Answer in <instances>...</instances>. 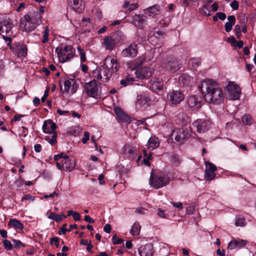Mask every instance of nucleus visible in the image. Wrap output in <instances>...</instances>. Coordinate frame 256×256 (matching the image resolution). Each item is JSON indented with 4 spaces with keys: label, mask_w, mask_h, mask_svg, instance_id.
<instances>
[{
    "label": "nucleus",
    "mask_w": 256,
    "mask_h": 256,
    "mask_svg": "<svg viewBox=\"0 0 256 256\" xmlns=\"http://www.w3.org/2000/svg\"><path fill=\"white\" fill-rule=\"evenodd\" d=\"M198 88L208 102L219 104L223 101L224 95L222 90L216 81L209 79L204 80L199 84Z\"/></svg>",
    "instance_id": "1"
},
{
    "label": "nucleus",
    "mask_w": 256,
    "mask_h": 256,
    "mask_svg": "<svg viewBox=\"0 0 256 256\" xmlns=\"http://www.w3.org/2000/svg\"><path fill=\"white\" fill-rule=\"evenodd\" d=\"M136 74V78H134L132 76L128 74L124 79L120 81V84L126 86L132 84L136 81V78L138 80H147L151 77L154 72V69L152 68L146 66H138L134 69Z\"/></svg>",
    "instance_id": "2"
},
{
    "label": "nucleus",
    "mask_w": 256,
    "mask_h": 256,
    "mask_svg": "<svg viewBox=\"0 0 256 256\" xmlns=\"http://www.w3.org/2000/svg\"><path fill=\"white\" fill-rule=\"evenodd\" d=\"M58 61L64 63L76 55V50L71 45L60 44L56 48Z\"/></svg>",
    "instance_id": "3"
},
{
    "label": "nucleus",
    "mask_w": 256,
    "mask_h": 256,
    "mask_svg": "<svg viewBox=\"0 0 256 256\" xmlns=\"http://www.w3.org/2000/svg\"><path fill=\"white\" fill-rule=\"evenodd\" d=\"M224 90L226 98L230 100H238L242 94L240 86L234 82H228Z\"/></svg>",
    "instance_id": "4"
},
{
    "label": "nucleus",
    "mask_w": 256,
    "mask_h": 256,
    "mask_svg": "<svg viewBox=\"0 0 256 256\" xmlns=\"http://www.w3.org/2000/svg\"><path fill=\"white\" fill-rule=\"evenodd\" d=\"M170 182L169 177L165 174H154L152 170L150 176V185L154 188L158 189L167 185Z\"/></svg>",
    "instance_id": "5"
},
{
    "label": "nucleus",
    "mask_w": 256,
    "mask_h": 256,
    "mask_svg": "<svg viewBox=\"0 0 256 256\" xmlns=\"http://www.w3.org/2000/svg\"><path fill=\"white\" fill-rule=\"evenodd\" d=\"M84 88L87 94L92 98L98 99L101 96L100 84L95 80L86 83Z\"/></svg>",
    "instance_id": "6"
},
{
    "label": "nucleus",
    "mask_w": 256,
    "mask_h": 256,
    "mask_svg": "<svg viewBox=\"0 0 256 256\" xmlns=\"http://www.w3.org/2000/svg\"><path fill=\"white\" fill-rule=\"evenodd\" d=\"M162 66H164L170 72L174 74L180 68L181 64L178 60L172 58H168L163 60Z\"/></svg>",
    "instance_id": "7"
},
{
    "label": "nucleus",
    "mask_w": 256,
    "mask_h": 256,
    "mask_svg": "<svg viewBox=\"0 0 256 256\" xmlns=\"http://www.w3.org/2000/svg\"><path fill=\"white\" fill-rule=\"evenodd\" d=\"M192 129L190 127L182 128L174 130L171 135L174 138V140L178 142H182L184 138L192 136Z\"/></svg>",
    "instance_id": "8"
},
{
    "label": "nucleus",
    "mask_w": 256,
    "mask_h": 256,
    "mask_svg": "<svg viewBox=\"0 0 256 256\" xmlns=\"http://www.w3.org/2000/svg\"><path fill=\"white\" fill-rule=\"evenodd\" d=\"M186 103L192 110H198L202 106L204 102L202 98L200 95L194 94L188 97Z\"/></svg>",
    "instance_id": "9"
},
{
    "label": "nucleus",
    "mask_w": 256,
    "mask_h": 256,
    "mask_svg": "<svg viewBox=\"0 0 256 256\" xmlns=\"http://www.w3.org/2000/svg\"><path fill=\"white\" fill-rule=\"evenodd\" d=\"M192 126L198 132H204L210 128L211 122L207 118H198L192 122Z\"/></svg>",
    "instance_id": "10"
},
{
    "label": "nucleus",
    "mask_w": 256,
    "mask_h": 256,
    "mask_svg": "<svg viewBox=\"0 0 256 256\" xmlns=\"http://www.w3.org/2000/svg\"><path fill=\"white\" fill-rule=\"evenodd\" d=\"M104 66H101L97 68L92 72V76L94 78H96L103 82H107L110 80L112 74L109 71H108Z\"/></svg>",
    "instance_id": "11"
},
{
    "label": "nucleus",
    "mask_w": 256,
    "mask_h": 256,
    "mask_svg": "<svg viewBox=\"0 0 256 256\" xmlns=\"http://www.w3.org/2000/svg\"><path fill=\"white\" fill-rule=\"evenodd\" d=\"M102 66L107 69L108 71H109L112 74L116 73L118 70L117 60L110 56L105 58Z\"/></svg>",
    "instance_id": "12"
},
{
    "label": "nucleus",
    "mask_w": 256,
    "mask_h": 256,
    "mask_svg": "<svg viewBox=\"0 0 256 256\" xmlns=\"http://www.w3.org/2000/svg\"><path fill=\"white\" fill-rule=\"evenodd\" d=\"M204 164L206 166L204 175L205 180L208 181L214 179L216 176V172L217 170V167L210 161H204Z\"/></svg>",
    "instance_id": "13"
},
{
    "label": "nucleus",
    "mask_w": 256,
    "mask_h": 256,
    "mask_svg": "<svg viewBox=\"0 0 256 256\" xmlns=\"http://www.w3.org/2000/svg\"><path fill=\"white\" fill-rule=\"evenodd\" d=\"M13 24L10 18H6L0 22V34L12 36Z\"/></svg>",
    "instance_id": "14"
},
{
    "label": "nucleus",
    "mask_w": 256,
    "mask_h": 256,
    "mask_svg": "<svg viewBox=\"0 0 256 256\" xmlns=\"http://www.w3.org/2000/svg\"><path fill=\"white\" fill-rule=\"evenodd\" d=\"M10 49L14 52L17 56L20 58H24L28 52L27 46L26 44L20 43H14L12 46H10Z\"/></svg>",
    "instance_id": "15"
},
{
    "label": "nucleus",
    "mask_w": 256,
    "mask_h": 256,
    "mask_svg": "<svg viewBox=\"0 0 256 256\" xmlns=\"http://www.w3.org/2000/svg\"><path fill=\"white\" fill-rule=\"evenodd\" d=\"M64 91L70 94H74L78 87V84L75 80L67 78L64 80Z\"/></svg>",
    "instance_id": "16"
},
{
    "label": "nucleus",
    "mask_w": 256,
    "mask_h": 256,
    "mask_svg": "<svg viewBox=\"0 0 256 256\" xmlns=\"http://www.w3.org/2000/svg\"><path fill=\"white\" fill-rule=\"evenodd\" d=\"M184 99V94L180 90H173L168 94V102L174 104H180Z\"/></svg>",
    "instance_id": "17"
},
{
    "label": "nucleus",
    "mask_w": 256,
    "mask_h": 256,
    "mask_svg": "<svg viewBox=\"0 0 256 256\" xmlns=\"http://www.w3.org/2000/svg\"><path fill=\"white\" fill-rule=\"evenodd\" d=\"M138 45L132 43L128 47L122 52V55L124 57L134 58L136 56L138 52Z\"/></svg>",
    "instance_id": "18"
},
{
    "label": "nucleus",
    "mask_w": 256,
    "mask_h": 256,
    "mask_svg": "<svg viewBox=\"0 0 256 256\" xmlns=\"http://www.w3.org/2000/svg\"><path fill=\"white\" fill-rule=\"evenodd\" d=\"M24 16L32 24L35 28L42 22V17L38 12H30Z\"/></svg>",
    "instance_id": "19"
},
{
    "label": "nucleus",
    "mask_w": 256,
    "mask_h": 256,
    "mask_svg": "<svg viewBox=\"0 0 256 256\" xmlns=\"http://www.w3.org/2000/svg\"><path fill=\"white\" fill-rule=\"evenodd\" d=\"M24 16L32 24L35 28L42 22V17L38 12H30Z\"/></svg>",
    "instance_id": "20"
},
{
    "label": "nucleus",
    "mask_w": 256,
    "mask_h": 256,
    "mask_svg": "<svg viewBox=\"0 0 256 256\" xmlns=\"http://www.w3.org/2000/svg\"><path fill=\"white\" fill-rule=\"evenodd\" d=\"M42 128L45 134H55L56 125L52 120H48L44 122Z\"/></svg>",
    "instance_id": "21"
},
{
    "label": "nucleus",
    "mask_w": 256,
    "mask_h": 256,
    "mask_svg": "<svg viewBox=\"0 0 256 256\" xmlns=\"http://www.w3.org/2000/svg\"><path fill=\"white\" fill-rule=\"evenodd\" d=\"M70 8L76 12L82 13L84 9L82 0H68Z\"/></svg>",
    "instance_id": "22"
},
{
    "label": "nucleus",
    "mask_w": 256,
    "mask_h": 256,
    "mask_svg": "<svg viewBox=\"0 0 256 256\" xmlns=\"http://www.w3.org/2000/svg\"><path fill=\"white\" fill-rule=\"evenodd\" d=\"M118 41L116 39L110 36H108L104 38L102 44L106 50H113Z\"/></svg>",
    "instance_id": "23"
},
{
    "label": "nucleus",
    "mask_w": 256,
    "mask_h": 256,
    "mask_svg": "<svg viewBox=\"0 0 256 256\" xmlns=\"http://www.w3.org/2000/svg\"><path fill=\"white\" fill-rule=\"evenodd\" d=\"M154 252V246L152 244L142 246L138 249V254L140 256H152Z\"/></svg>",
    "instance_id": "24"
},
{
    "label": "nucleus",
    "mask_w": 256,
    "mask_h": 256,
    "mask_svg": "<svg viewBox=\"0 0 256 256\" xmlns=\"http://www.w3.org/2000/svg\"><path fill=\"white\" fill-rule=\"evenodd\" d=\"M20 28L22 31L32 32L35 29V28L30 22L24 16L21 18L20 24Z\"/></svg>",
    "instance_id": "25"
},
{
    "label": "nucleus",
    "mask_w": 256,
    "mask_h": 256,
    "mask_svg": "<svg viewBox=\"0 0 256 256\" xmlns=\"http://www.w3.org/2000/svg\"><path fill=\"white\" fill-rule=\"evenodd\" d=\"M194 81V77L186 74H182L178 78L179 83L183 86H190Z\"/></svg>",
    "instance_id": "26"
},
{
    "label": "nucleus",
    "mask_w": 256,
    "mask_h": 256,
    "mask_svg": "<svg viewBox=\"0 0 256 256\" xmlns=\"http://www.w3.org/2000/svg\"><path fill=\"white\" fill-rule=\"evenodd\" d=\"M151 88L152 90L157 92L158 91L161 90L164 86V82L160 78H156L151 82Z\"/></svg>",
    "instance_id": "27"
},
{
    "label": "nucleus",
    "mask_w": 256,
    "mask_h": 256,
    "mask_svg": "<svg viewBox=\"0 0 256 256\" xmlns=\"http://www.w3.org/2000/svg\"><path fill=\"white\" fill-rule=\"evenodd\" d=\"M147 62L146 56L145 54L142 55L138 56L136 58L134 59L130 64L132 66H130V68L134 70L138 66H141L142 64Z\"/></svg>",
    "instance_id": "28"
},
{
    "label": "nucleus",
    "mask_w": 256,
    "mask_h": 256,
    "mask_svg": "<svg viewBox=\"0 0 256 256\" xmlns=\"http://www.w3.org/2000/svg\"><path fill=\"white\" fill-rule=\"evenodd\" d=\"M114 112L120 120L128 123L130 122V118L125 114L120 108L116 106L114 108Z\"/></svg>",
    "instance_id": "29"
},
{
    "label": "nucleus",
    "mask_w": 256,
    "mask_h": 256,
    "mask_svg": "<svg viewBox=\"0 0 256 256\" xmlns=\"http://www.w3.org/2000/svg\"><path fill=\"white\" fill-rule=\"evenodd\" d=\"M247 244L246 240H234L230 241L228 244V248L230 250H232L235 248H240L244 246Z\"/></svg>",
    "instance_id": "30"
},
{
    "label": "nucleus",
    "mask_w": 256,
    "mask_h": 256,
    "mask_svg": "<svg viewBox=\"0 0 256 256\" xmlns=\"http://www.w3.org/2000/svg\"><path fill=\"white\" fill-rule=\"evenodd\" d=\"M160 145V142L158 138L155 136H152L148 140L146 144L147 148L150 150H153L158 148Z\"/></svg>",
    "instance_id": "31"
},
{
    "label": "nucleus",
    "mask_w": 256,
    "mask_h": 256,
    "mask_svg": "<svg viewBox=\"0 0 256 256\" xmlns=\"http://www.w3.org/2000/svg\"><path fill=\"white\" fill-rule=\"evenodd\" d=\"M145 20V16L140 14H136L132 17V23L136 26L141 28Z\"/></svg>",
    "instance_id": "32"
},
{
    "label": "nucleus",
    "mask_w": 256,
    "mask_h": 256,
    "mask_svg": "<svg viewBox=\"0 0 256 256\" xmlns=\"http://www.w3.org/2000/svg\"><path fill=\"white\" fill-rule=\"evenodd\" d=\"M62 170L66 172L72 170L76 166L75 161H62Z\"/></svg>",
    "instance_id": "33"
},
{
    "label": "nucleus",
    "mask_w": 256,
    "mask_h": 256,
    "mask_svg": "<svg viewBox=\"0 0 256 256\" xmlns=\"http://www.w3.org/2000/svg\"><path fill=\"white\" fill-rule=\"evenodd\" d=\"M158 6L156 5H154L144 10V13L149 16L154 17L158 14Z\"/></svg>",
    "instance_id": "34"
},
{
    "label": "nucleus",
    "mask_w": 256,
    "mask_h": 256,
    "mask_svg": "<svg viewBox=\"0 0 256 256\" xmlns=\"http://www.w3.org/2000/svg\"><path fill=\"white\" fill-rule=\"evenodd\" d=\"M228 22L225 24L224 28L226 32H230L236 22V18L234 16L232 15L228 16Z\"/></svg>",
    "instance_id": "35"
},
{
    "label": "nucleus",
    "mask_w": 256,
    "mask_h": 256,
    "mask_svg": "<svg viewBox=\"0 0 256 256\" xmlns=\"http://www.w3.org/2000/svg\"><path fill=\"white\" fill-rule=\"evenodd\" d=\"M135 151L136 148L129 144H126L122 148V152L124 154H132Z\"/></svg>",
    "instance_id": "36"
},
{
    "label": "nucleus",
    "mask_w": 256,
    "mask_h": 256,
    "mask_svg": "<svg viewBox=\"0 0 256 256\" xmlns=\"http://www.w3.org/2000/svg\"><path fill=\"white\" fill-rule=\"evenodd\" d=\"M200 13L202 16H208L212 14V11L210 10L209 6L208 4L204 5L199 8Z\"/></svg>",
    "instance_id": "37"
},
{
    "label": "nucleus",
    "mask_w": 256,
    "mask_h": 256,
    "mask_svg": "<svg viewBox=\"0 0 256 256\" xmlns=\"http://www.w3.org/2000/svg\"><path fill=\"white\" fill-rule=\"evenodd\" d=\"M8 225H10L16 229L20 230L24 228L23 224L20 220L16 219H10Z\"/></svg>",
    "instance_id": "38"
},
{
    "label": "nucleus",
    "mask_w": 256,
    "mask_h": 256,
    "mask_svg": "<svg viewBox=\"0 0 256 256\" xmlns=\"http://www.w3.org/2000/svg\"><path fill=\"white\" fill-rule=\"evenodd\" d=\"M146 104V101L144 96L142 95L138 96L137 100L136 102V106L138 108H142Z\"/></svg>",
    "instance_id": "39"
},
{
    "label": "nucleus",
    "mask_w": 256,
    "mask_h": 256,
    "mask_svg": "<svg viewBox=\"0 0 256 256\" xmlns=\"http://www.w3.org/2000/svg\"><path fill=\"white\" fill-rule=\"evenodd\" d=\"M140 226L138 222H135L132 226V227L130 231V233L132 236H138L140 234Z\"/></svg>",
    "instance_id": "40"
},
{
    "label": "nucleus",
    "mask_w": 256,
    "mask_h": 256,
    "mask_svg": "<svg viewBox=\"0 0 256 256\" xmlns=\"http://www.w3.org/2000/svg\"><path fill=\"white\" fill-rule=\"evenodd\" d=\"M246 220L240 216H236L235 222V224L236 226H243L246 225Z\"/></svg>",
    "instance_id": "41"
},
{
    "label": "nucleus",
    "mask_w": 256,
    "mask_h": 256,
    "mask_svg": "<svg viewBox=\"0 0 256 256\" xmlns=\"http://www.w3.org/2000/svg\"><path fill=\"white\" fill-rule=\"evenodd\" d=\"M116 169L118 171V172L122 174H126L130 169V167L127 166L126 168H124V166L119 162L117 164Z\"/></svg>",
    "instance_id": "42"
},
{
    "label": "nucleus",
    "mask_w": 256,
    "mask_h": 256,
    "mask_svg": "<svg viewBox=\"0 0 256 256\" xmlns=\"http://www.w3.org/2000/svg\"><path fill=\"white\" fill-rule=\"evenodd\" d=\"M49 36V28L48 26H46L43 32V36L42 42V43L45 44L48 40Z\"/></svg>",
    "instance_id": "43"
},
{
    "label": "nucleus",
    "mask_w": 256,
    "mask_h": 256,
    "mask_svg": "<svg viewBox=\"0 0 256 256\" xmlns=\"http://www.w3.org/2000/svg\"><path fill=\"white\" fill-rule=\"evenodd\" d=\"M243 122L246 125H250L253 122L252 118L248 114H245L242 118Z\"/></svg>",
    "instance_id": "44"
},
{
    "label": "nucleus",
    "mask_w": 256,
    "mask_h": 256,
    "mask_svg": "<svg viewBox=\"0 0 256 256\" xmlns=\"http://www.w3.org/2000/svg\"><path fill=\"white\" fill-rule=\"evenodd\" d=\"M50 219L54 220L56 222H60L62 220V216L54 212H51L48 216Z\"/></svg>",
    "instance_id": "45"
},
{
    "label": "nucleus",
    "mask_w": 256,
    "mask_h": 256,
    "mask_svg": "<svg viewBox=\"0 0 256 256\" xmlns=\"http://www.w3.org/2000/svg\"><path fill=\"white\" fill-rule=\"evenodd\" d=\"M124 8H128L129 12L136 9L138 8L137 4H130L128 2H126L123 6Z\"/></svg>",
    "instance_id": "46"
},
{
    "label": "nucleus",
    "mask_w": 256,
    "mask_h": 256,
    "mask_svg": "<svg viewBox=\"0 0 256 256\" xmlns=\"http://www.w3.org/2000/svg\"><path fill=\"white\" fill-rule=\"evenodd\" d=\"M13 246L14 248H24L26 245L22 243L20 240L13 239L12 240Z\"/></svg>",
    "instance_id": "47"
},
{
    "label": "nucleus",
    "mask_w": 256,
    "mask_h": 256,
    "mask_svg": "<svg viewBox=\"0 0 256 256\" xmlns=\"http://www.w3.org/2000/svg\"><path fill=\"white\" fill-rule=\"evenodd\" d=\"M68 158H69L68 156L64 152H61L59 154H56L54 156V160H59L60 159H64V160H66Z\"/></svg>",
    "instance_id": "48"
},
{
    "label": "nucleus",
    "mask_w": 256,
    "mask_h": 256,
    "mask_svg": "<svg viewBox=\"0 0 256 256\" xmlns=\"http://www.w3.org/2000/svg\"><path fill=\"white\" fill-rule=\"evenodd\" d=\"M3 244L4 246V248L6 250H12L13 247V244H12L8 240H3Z\"/></svg>",
    "instance_id": "49"
},
{
    "label": "nucleus",
    "mask_w": 256,
    "mask_h": 256,
    "mask_svg": "<svg viewBox=\"0 0 256 256\" xmlns=\"http://www.w3.org/2000/svg\"><path fill=\"white\" fill-rule=\"evenodd\" d=\"M77 50L79 52L81 62H85L86 60L85 52L80 46H78Z\"/></svg>",
    "instance_id": "50"
},
{
    "label": "nucleus",
    "mask_w": 256,
    "mask_h": 256,
    "mask_svg": "<svg viewBox=\"0 0 256 256\" xmlns=\"http://www.w3.org/2000/svg\"><path fill=\"white\" fill-rule=\"evenodd\" d=\"M77 50L79 52L81 62H85L86 60L85 52L80 46H78Z\"/></svg>",
    "instance_id": "51"
},
{
    "label": "nucleus",
    "mask_w": 256,
    "mask_h": 256,
    "mask_svg": "<svg viewBox=\"0 0 256 256\" xmlns=\"http://www.w3.org/2000/svg\"><path fill=\"white\" fill-rule=\"evenodd\" d=\"M60 238L58 237L54 236L50 239V245H54L56 248L59 247Z\"/></svg>",
    "instance_id": "52"
},
{
    "label": "nucleus",
    "mask_w": 256,
    "mask_h": 256,
    "mask_svg": "<svg viewBox=\"0 0 256 256\" xmlns=\"http://www.w3.org/2000/svg\"><path fill=\"white\" fill-rule=\"evenodd\" d=\"M180 118L184 123H188L190 122V118L188 115L182 114L180 115Z\"/></svg>",
    "instance_id": "53"
},
{
    "label": "nucleus",
    "mask_w": 256,
    "mask_h": 256,
    "mask_svg": "<svg viewBox=\"0 0 256 256\" xmlns=\"http://www.w3.org/2000/svg\"><path fill=\"white\" fill-rule=\"evenodd\" d=\"M124 242L122 238H119L117 237L116 234L112 236V243L114 244H120Z\"/></svg>",
    "instance_id": "54"
},
{
    "label": "nucleus",
    "mask_w": 256,
    "mask_h": 256,
    "mask_svg": "<svg viewBox=\"0 0 256 256\" xmlns=\"http://www.w3.org/2000/svg\"><path fill=\"white\" fill-rule=\"evenodd\" d=\"M67 224H64L60 228V230L58 232L59 235L64 234L68 231V229L66 228Z\"/></svg>",
    "instance_id": "55"
},
{
    "label": "nucleus",
    "mask_w": 256,
    "mask_h": 256,
    "mask_svg": "<svg viewBox=\"0 0 256 256\" xmlns=\"http://www.w3.org/2000/svg\"><path fill=\"white\" fill-rule=\"evenodd\" d=\"M84 137L82 139V142L83 144H86L88 140L90 139V134L88 132H84Z\"/></svg>",
    "instance_id": "56"
},
{
    "label": "nucleus",
    "mask_w": 256,
    "mask_h": 256,
    "mask_svg": "<svg viewBox=\"0 0 256 256\" xmlns=\"http://www.w3.org/2000/svg\"><path fill=\"white\" fill-rule=\"evenodd\" d=\"M4 34H2V38L4 40L5 42H8L7 44V45L10 47V46H12L10 44H11V42H12V39L10 38L11 36H8V35L5 36Z\"/></svg>",
    "instance_id": "57"
},
{
    "label": "nucleus",
    "mask_w": 256,
    "mask_h": 256,
    "mask_svg": "<svg viewBox=\"0 0 256 256\" xmlns=\"http://www.w3.org/2000/svg\"><path fill=\"white\" fill-rule=\"evenodd\" d=\"M230 6L234 10H237L239 8V4L237 0H233L230 4Z\"/></svg>",
    "instance_id": "58"
},
{
    "label": "nucleus",
    "mask_w": 256,
    "mask_h": 256,
    "mask_svg": "<svg viewBox=\"0 0 256 256\" xmlns=\"http://www.w3.org/2000/svg\"><path fill=\"white\" fill-rule=\"evenodd\" d=\"M170 204H172V206L174 207L178 208L180 210H182V209L183 208V204H182V203L181 202H171Z\"/></svg>",
    "instance_id": "59"
},
{
    "label": "nucleus",
    "mask_w": 256,
    "mask_h": 256,
    "mask_svg": "<svg viewBox=\"0 0 256 256\" xmlns=\"http://www.w3.org/2000/svg\"><path fill=\"white\" fill-rule=\"evenodd\" d=\"M190 64H191L192 66L194 67V64L198 66L200 64V62L198 59L192 58L190 60Z\"/></svg>",
    "instance_id": "60"
},
{
    "label": "nucleus",
    "mask_w": 256,
    "mask_h": 256,
    "mask_svg": "<svg viewBox=\"0 0 256 256\" xmlns=\"http://www.w3.org/2000/svg\"><path fill=\"white\" fill-rule=\"evenodd\" d=\"M143 152L144 154L143 160H150L152 158L150 152L148 153L146 150H144Z\"/></svg>",
    "instance_id": "61"
},
{
    "label": "nucleus",
    "mask_w": 256,
    "mask_h": 256,
    "mask_svg": "<svg viewBox=\"0 0 256 256\" xmlns=\"http://www.w3.org/2000/svg\"><path fill=\"white\" fill-rule=\"evenodd\" d=\"M210 8H212V12H216L218 10L219 8L218 4L215 2L211 5Z\"/></svg>",
    "instance_id": "62"
},
{
    "label": "nucleus",
    "mask_w": 256,
    "mask_h": 256,
    "mask_svg": "<svg viewBox=\"0 0 256 256\" xmlns=\"http://www.w3.org/2000/svg\"><path fill=\"white\" fill-rule=\"evenodd\" d=\"M216 15L218 16V18L222 20H224L226 18V14L222 12H217Z\"/></svg>",
    "instance_id": "63"
},
{
    "label": "nucleus",
    "mask_w": 256,
    "mask_h": 256,
    "mask_svg": "<svg viewBox=\"0 0 256 256\" xmlns=\"http://www.w3.org/2000/svg\"><path fill=\"white\" fill-rule=\"evenodd\" d=\"M111 229V226L110 224H106L104 228V232L108 234L110 232Z\"/></svg>",
    "instance_id": "64"
}]
</instances>
